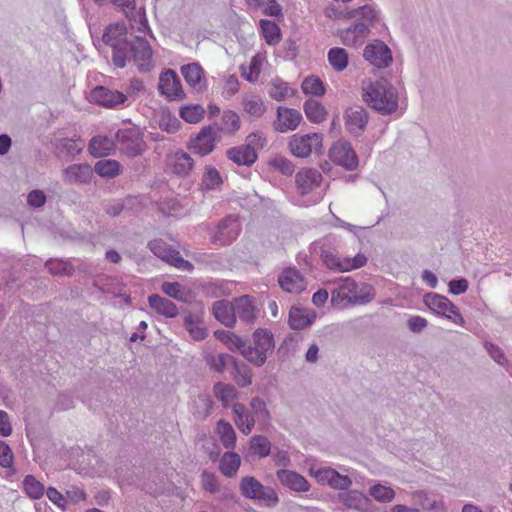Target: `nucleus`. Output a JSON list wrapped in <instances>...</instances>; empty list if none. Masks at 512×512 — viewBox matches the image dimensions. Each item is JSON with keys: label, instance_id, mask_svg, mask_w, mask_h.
I'll return each instance as SVG.
<instances>
[{"label": "nucleus", "instance_id": "42", "mask_svg": "<svg viewBox=\"0 0 512 512\" xmlns=\"http://www.w3.org/2000/svg\"><path fill=\"white\" fill-rule=\"evenodd\" d=\"M94 170L100 177L112 179L121 173V165L116 160L102 159L96 162Z\"/></svg>", "mask_w": 512, "mask_h": 512}, {"label": "nucleus", "instance_id": "20", "mask_svg": "<svg viewBox=\"0 0 512 512\" xmlns=\"http://www.w3.org/2000/svg\"><path fill=\"white\" fill-rule=\"evenodd\" d=\"M345 19L353 20V23H362L367 26L368 30L379 21L380 10L372 5H363L355 9H350L345 12Z\"/></svg>", "mask_w": 512, "mask_h": 512}, {"label": "nucleus", "instance_id": "34", "mask_svg": "<svg viewBox=\"0 0 512 512\" xmlns=\"http://www.w3.org/2000/svg\"><path fill=\"white\" fill-rule=\"evenodd\" d=\"M184 327L196 341L204 340L208 333L199 315L189 313L184 317Z\"/></svg>", "mask_w": 512, "mask_h": 512}, {"label": "nucleus", "instance_id": "52", "mask_svg": "<svg viewBox=\"0 0 512 512\" xmlns=\"http://www.w3.org/2000/svg\"><path fill=\"white\" fill-rule=\"evenodd\" d=\"M165 254L166 256H163L161 259L170 265H173L177 269L182 271H191L193 269V265L189 261L183 259L180 252L173 249L171 246Z\"/></svg>", "mask_w": 512, "mask_h": 512}, {"label": "nucleus", "instance_id": "9", "mask_svg": "<svg viewBox=\"0 0 512 512\" xmlns=\"http://www.w3.org/2000/svg\"><path fill=\"white\" fill-rule=\"evenodd\" d=\"M329 158L333 163L348 171L357 169L359 164L355 151L347 141L340 140L335 142L329 150Z\"/></svg>", "mask_w": 512, "mask_h": 512}, {"label": "nucleus", "instance_id": "16", "mask_svg": "<svg viewBox=\"0 0 512 512\" xmlns=\"http://www.w3.org/2000/svg\"><path fill=\"white\" fill-rule=\"evenodd\" d=\"M369 34L370 30L360 22L352 23L349 27L340 29L336 33L343 45L353 48L362 46Z\"/></svg>", "mask_w": 512, "mask_h": 512}, {"label": "nucleus", "instance_id": "17", "mask_svg": "<svg viewBox=\"0 0 512 512\" xmlns=\"http://www.w3.org/2000/svg\"><path fill=\"white\" fill-rule=\"evenodd\" d=\"M240 230L239 221L233 216H228L219 222L212 241L221 246L229 245L238 237Z\"/></svg>", "mask_w": 512, "mask_h": 512}, {"label": "nucleus", "instance_id": "21", "mask_svg": "<svg viewBox=\"0 0 512 512\" xmlns=\"http://www.w3.org/2000/svg\"><path fill=\"white\" fill-rule=\"evenodd\" d=\"M302 120L301 113L292 108L278 107L277 119L274 122V128L280 133L295 130Z\"/></svg>", "mask_w": 512, "mask_h": 512}, {"label": "nucleus", "instance_id": "3", "mask_svg": "<svg viewBox=\"0 0 512 512\" xmlns=\"http://www.w3.org/2000/svg\"><path fill=\"white\" fill-rule=\"evenodd\" d=\"M362 97L370 108L381 115H391L399 107L398 91L387 79L369 82L363 87Z\"/></svg>", "mask_w": 512, "mask_h": 512}, {"label": "nucleus", "instance_id": "45", "mask_svg": "<svg viewBox=\"0 0 512 512\" xmlns=\"http://www.w3.org/2000/svg\"><path fill=\"white\" fill-rule=\"evenodd\" d=\"M260 28L263 38L269 45H276L281 40V33L279 26L270 20H260Z\"/></svg>", "mask_w": 512, "mask_h": 512}, {"label": "nucleus", "instance_id": "10", "mask_svg": "<svg viewBox=\"0 0 512 512\" xmlns=\"http://www.w3.org/2000/svg\"><path fill=\"white\" fill-rule=\"evenodd\" d=\"M363 57L378 69L388 67L393 60L391 49L381 40L368 43L364 48Z\"/></svg>", "mask_w": 512, "mask_h": 512}, {"label": "nucleus", "instance_id": "63", "mask_svg": "<svg viewBox=\"0 0 512 512\" xmlns=\"http://www.w3.org/2000/svg\"><path fill=\"white\" fill-rule=\"evenodd\" d=\"M269 165L281 172L283 175H292L295 167L293 163L285 157L279 156L270 160Z\"/></svg>", "mask_w": 512, "mask_h": 512}, {"label": "nucleus", "instance_id": "29", "mask_svg": "<svg viewBox=\"0 0 512 512\" xmlns=\"http://www.w3.org/2000/svg\"><path fill=\"white\" fill-rule=\"evenodd\" d=\"M215 130L224 135H234L241 127V120L239 115L232 110H225L219 122H215Z\"/></svg>", "mask_w": 512, "mask_h": 512}, {"label": "nucleus", "instance_id": "19", "mask_svg": "<svg viewBox=\"0 0 512 512\" xmlns=\"http://www.w3.org/2000/svg\"><path fill=\"white\" fill-rule=\"evenodd\" d=\"M313 475L319 484L329 485L333 489L345 490L352 484V480L348 476L342 475L330 467L317 469Z\"/></svg>", "mask_w": 512, "mask_h": 512}, {"label": "nucleus", "instance_id": "32", "mask_svg": "<svg viewBox=\"0 0 512 512\" xmlns=\"http://www.w3.org/2000/svg\"><path fill=\"white\" fill-rule=\"evenodd\" d=\"M241 466V457L232 450L226 451L219 460V471L227 478L236 476Z\"/></svg>", "mask_w": 512, "mask_h": 512}, {"label": "nucleus", "instance_id": "28", "mask_svg": "<svg viewBox=\"0 0 512 512\" xmlns=\"http://www.w3.org/2000/svg\"><path fill=\"white\" fill-rule=\"evenodd\" d=\"M233 420L237 428L245 435L252 432L256 419L254 415L242 403H235L232 406Z\"/></svg>", "mask_w": 512, "mask_h": 512}, {"label": "nucleus", "instance_id": "62", "mask_svg": "<svg viewBox=\"0 0 512 512\" xmlns=\"http://www.w3.org/2000/svg\"><path fill=\"white\" fill-rule=\"evenodd\" d=\"M415 496L418 499V502L425 510H433L436 512H443L444 511V504L443 502H437L434 499H431L426 492H417Z\"/></svg>", "mask_w": 512, "mask_h": 512}, {"label": "nucleus", "instance_id": "64", "mask_svg": "<svg viewBox=\"0 0 512 512\" xmlns=\"http://www.w3.org/2000/svg\"><path fill=\"white\" fill-rule=\"evenodd\" d=\"M46 267L54 275H71L73 271L71 264L61 260H50L46 263Z\"/></svg>", "mask_w": 512, "mask_h": 512}, {"label": "nucleus", "instance_id": "48", "mask_svg": "<svg viewBox=\"0 0 512 512\" xmlns=\"http://www.w3.org/2000/svg\"><path fill=\"white\" fill-rule=\"evenodd\" d=\"M342 502L345 506L358 511L363 510L367 505V497L356 490L348 491L341 495Z\"/></svg>", "mask_w": 512, "mask_h": 512}, {"label": "nucleus", "instance_id": "54", "mask_svg": "<svg viewBox=\"0 0 512 512\" xmlns=\"http://www.w3.org/2000/svg\"><path fill=\"white\" fill-rule=\"evenodd\" d=\"M301 88L304 94H311L314 96H322L325 94L324 84L320 78L316 76L306 77L301 84Z\"/></svg>", "mask_w": 512, "mask_h": 512}, {"label": "nucleus", "instance_id": "56", "mask_svg": "<svg viewBox=\"0 0 512 512\" xmlns=\"http://www.w3.org/2000/svg\"><path fill=\"white\" fill-rule=\"evenodd\" d=\"M369 494L378 502L388 503L395 498L394 490L389 486L375 484L369 489Z\"/></svg>", "mask_w": 512, "mask_h": 512}, {"label": "nucleus", "instance_id": "40", "mask_svg": "<svg viewBox=\"0 0 512 512\" xmlns=\"http://www.w3.org/2000/svg\"><path fill=\"white\" fill-rule=\"evenodd\" d=\"M213 393L215 397L222 403L224 408H227L230 403L238 396V392L233 385L223 382H217L214 384Z\"/></svg>", "mask_w": 512, "mask_h": 512}, {"label": "nucleus", "instance_id": "5", "mask_svg": "<svg viewBox=\"0 0 512 512\" xmlns=\"http://www.w3.org/2000/svg\"><path fill=\"white\" fill-rule=\"evenodd\" d=\"M239 489L244 498L258 501L267 507H274L279 502L276 491L270 486H264L253 476L242 477Z\"/></svg>", "mask_w": 512, "mask_h": 512}, {"label": "nucleus", "instance_id": "24", "mask_svg": "<svg viewBox=\"0 0 512 512\" xmlns=\"http://www.w3.org/2000/svg\"><path fill=\"white\" fill-rule=\"evenodd\" d=\"M63 181L67 184H87L92 180L93 170L88 164H72L62 172Z\"/></svg>", "mask_w": 512, "mask_h": 512}, {"label": "nucleus", "instance_id": "39", "mask_svg": "<svg viewBox=\"0 0 512 512\" xmlns=\"http://www.w3.org/2000/svg\"><path fill=\"white\" fill-rule=\"evenodd\" d=\"M213 405L209 395L200 394L192 401V414L196 419L203 420L211 414Z\"/></svg>", "mask_w": 512, "mask_h": 512}, {"label": "nucleus", "instance_id": "57", "mask_svg": "<svg viewBox=\"0 0 512 512\" xmlns=\"http://www.w3.org/2000/svg\"><path fill=\"white\" fill-rule=\"evenodd\" d=\"M201 487L205 492L215 494L220 491V482L218 477L207 470H204L200 475Z\"/></svg>", "mask_w": 512, "mask_h": 512}, {"label": "nucleus", "instance_id": "1", "mask_svg": "<svg viewBox=\"0 0 512 512\" xmlns=\"http://www.w3.org/2000/svg\"><path fill=\"white\" fill-rule=\"evenodd\" d=\"M127 28L124 24H111L104 30L103 42L112 48V61L118 68H124L127 60L132 59L140 72L150 71L152 65V49L145 34L137 35L133 40L127 39Z\"/></svg>", "mask_w": 512, "mask_h": 512}, {"label": "nucleus", "instance_id": "25", "mask_svg": "<svg viewBox=\"0 0 512 512\" xmlns=\"http://www.w3.org/2000/svg\"><path fill=\"white\" fill-rule=\"evenodd\" d=\"M235 321L239 319L246 324H252L256 320V306L254 298L243 295L233 301Z\"/></svg>", "mask_w": 512, "mask_h": 512}, {"label": "nucleus", "instance_id": "22", "mask_svg": "<svg viewBox=\"0 0 512 512\" xmlns=\"http://www.w3.org/2000/svg\"><path fill=\"white\" fill-rule=\"evenodd\" d=\"M295 182L299 193L306 195L320 186L322 175L316 169L303 168L296 174Z\"/></svg>", "mask_w": 512, "mask_h": 512}, {"label": "nucleus", "instance_id": "38", "mask_svg": "<svg viewBox=\"0 0 512 512\" xmlns=\"http://www.w3.org/2000/svg\"><path fill=\"white\" fill-rule=\"evenodd\" d=\"M172 170L181 177L189 175L194 166L192 157L183 151L176 152L172 158Z\"/></svg>", "mask_w": 512, "mask_h": 512}, {"label": "nucleus", "instance_id": "55", "mask_svg": "<svg viewBox=\"0 0 512 512\" xmlns=\"http://www.w3.org/2000/svg\"><path fill=\"white\" fill-rule=\"evenodd\" d=\"M251 413L254 415L256 421L267 423L270 420V412L267 409L266 403L260 397H253L250 400Z\"/></svg>", "mask_w": 512, "mask_h": 512}, {"label": "nucleus", "instance_id": "26", "mask_svg": "<svg viewBox=\"0 0 512 512\" xmlns=\"http://www.w3.org/2000/svg\"><path fill=\"white\" fill-rule=\"evenodd\" d=\"M276 476L280 483L285 487L295 492H307L310 489V484L307 479L301 474L287 469H279Z\"/></svg>", "mask_w": 512, "mask_h": 512}, {"label": "nucleus", "instance_id": "2", "mask_svg": "<svg viewBox=\"0 0 512 512\" xmlns=\"http://www.w3.org/2000/svg\"><path fill=\"white\" fill-rule=\"evenodd\" d=\"M313 251L318 254L329 270L337 272H348L363 267L367 262V257L358 253L354 257H342L337 247V239L332 235H327L313 243Z\"/></svg>", "mask_w": 512, "mask_h": 512}, {"label": "nucleus", "instance_id": "18", "mask_svg": "<svg viewBox=\"0 0 512 512\" xmlns=\"http://www.w3.org/2000/svg\"><path fill=\"white\" fill-rule=\"evenodd\" d=\"M90 100L106 108H115L127 100V95L117 90H110L104 86H96L90 92Z\"/></svg>", "mask_w": 512, "mask_h": 512}, {"label": "nucleus", "instance_id": "47", "mask_svg": "<svg viewBox=\"0 0 512 512\" xmlns=\"http://www.w3.org/2000/svg\"><path fill=\"white\" fill-rule=\"evenodd\" d=\"M205 359L210 368L218 373H222L228 365L233 366L236 361L233 356L226 353L210 354Z\"/></svg>", "mask_w": 512, "mask_h": 512}, {"label": "nucleus", "instance_id": "6", "mask_svg": "<svg viewBox=\"0 0 512 512\" xmlns=\"http://www.w3.org/2000/svg\"><path fill=\"white\" fill-rule=\"evenodd\" d=\"M425 305L434 313L441 315L457 325H464L465 321L457 306L447 297L436 293H427L424 296Z\"/></svg>", "mask_w": 512, "mask_h": 512}, {"label": "nucleus", "instance_id": "43", "mask_svg": "<svg viewBox=\"0 0 512 512\" xmlns=\"http://www.w3.org/2000/svg\"><path fill=\"white\" fill-rule=\"evenodd\" d=\"M306 117L313 123H321L326 119L327 110L317 100L309 99L303 105Z\"/></svg>", "mask_w": 512, "mask_h": 512}, {"label": "nucleus", "instance_id": "30", "mask_svg": "<svg viewBox=\"0 0 512 512\" xmlns=\"http://www.w3.org/2000/svg\"><path fill=\"white\" fill-rule=\"evenodd\" d=\"M148 303L150 308L161 316L174 318L178 315L179 311L174 302L158 294L149 295Z\"/></svg>", "mask_w": 512, "mask_h": 512}, {"label": "nucleus", "instance_id": "8", "mask_svg": "<svg viewBox=\"0 0 512 512\" xmlns=\"http://www.w3.org/2000/svg\"><path fill=\"white\" fill-rule=\"evenodd\" d=\"M336 287L331 291V302L334 306L345 308L356 304L357 282L351 277L339 278Z\"/></svg>", "mask_w": 512, "mask_h": 512}, {"label": "nucleus", "instance_id": "13", "mask_svg": "<svg viewBox=\"0 0 512 512\" xmlns=\"http://www.w3.org/2000/svg\"><path fill=\"white\" fill-rule=\"evenodd\" d=\"M322 145V136L318 133L293 135L289 141L291 153L299 158L308 157L313 149Z\"/></svg>", "mask_w": 512, "mask_h": 512}, {"label": "nucleus", "instance_id": "58", "mask_svg": "<svg viewBox=\"0 0 512 512\" xmlns=\"http://www.w3.org/2000/svg\"><path fill=\"white\" fill-rule=\"evenodd\" d=\"M161 290L167 296L176 300L187 301L186 289L178 282H164L161 286Z\"/></svg>", "mask_w": 512, "mask_h": 512}, {"label": "nucleus", "instance_id": "12", "mask_svg": "<svg viewBox=\"0 0 512 512\" xmlns=\"http://www.w3.org/2000/svg\"><path fill=\"white\" fill-rule=\"evenodd\" d=\"M217 138L218 134L214 126H204L199 133L191 139L189 149L199 156H206L214 150Z\"/></svg>", "mask_w": 512, "mask_h": 512}, {"label": "nucleus", "instance_id": "36", "mask_svg": "<svg viewBox=\"0 0 512 512\" xmlns=\"http://www.w3.org/2000/svg\"><path fill=\"white\" fill-rule=\"evenodd\" d=\"M216 433L220 442L226 449L233 450L235 448L237 436L233 426L229 422L223 419L219 420L216 424Z\"/></svg>", "mask_w": 512, "mask_h": 512}, {"label": "nucleus", "instance_id": "49", "mask_svg": "<svg viewBox=\"0 0 512 512\" xmlns=\"http://www.w3.org/2000/svg\"><path fill=\"white\" fill-rule=\"evenodd\" d=\"M23 489L26 495L31 499H40L46 492L44 485L33 475L25 476L23 480Z\"/></svg>", "mask_w": 512, "mask_h": 512}, {"label": "nucleus", "instance_id": "14", "mask_svg": "<svg viewBox=\"0 0 512 512\" xmlns=\"http://www.w3.org/2000/svg\"><path fill=\"white\" fill-rule=\"evenodd\" d=\"M343 117L345 129L354 136L362 135L369 121L367 110L361 106L347 108Z\"/></svg>", "mask_w": 512, "mask_h": 512}, {"label": "nucleus", "instance_id": "35", "mask_svg": "<svg viewBox=\"0 0 512 512\" xmlns=\"http://www.w3.org/2000/svg\"><path fill=\"white\" fill-rule=\"evenodd\" d=\"M222 184L223 178L220 172L211 165L205 166L200 185L201 190L204 192L220 190Z\"/></svg>", "mask_w": 512, "mask_h": 512}, {"label": "nucleus", "instance_id": "60", "mask_svg": "<svg viewBox=\"0 0 512 512\" xmlns=\"http://www.w3.org/2000/svg\"><path fill=\"white\" fill-rule=\"evenodd\" d=\"M356 304L365 305L371 302L375 297V290L372 285L367 283L357 284Z\"/></svg>", "mask_w": 512, "mask_h": 512}, {"label": "nucleus", "instance_id": "44", "mask_svg": "<svg viewBox=\"0 0 512 512\" xmlns=\"http://www.w3.org/2000/svg\"><path fill=\"white\" fill-rule=\"evenodd\" d=\"M314 317L302 308H291L289 312V325L292 329L300 330L312 324Z\"/></svg>", "mask_w": 512, "mask_h": 512}, {"label": "nucleus", "instance_id": "11", "mask_svg": "<svg viewBox=\"0 0 512 512\" xmlns=\"http://www.w3.org/2000/svg\"><path fill=\"white\" fill-rule=\"evenodd\" d=\"M111 3L120 9L129 21L136 25L138 32L146 34L149 30L148 20L144 7L137 8L135 0H110Z\"/></svg>", "mask_w": 512, "mask_h": 512}, {"label": "nucleus", "instance_id": "23", "mask_svg": "<svg viewBox=\"0 0 512 512\" xmlns=\"http://www.w3.org/2000/svg\"><path fill=\"white\" fill-rule=\"evenodd\" d=\"M280 287L289 293H301L306 289L302 274L296 268H286L278 277Z\"/></svg>", "mask_w": 512, "mask_h": 512}, {"label": "nucleus", "instance_id": "27", "mask_svg": "<svg viewBox=\"0 0 512 512\" xmlns=\"http://www.w3.org/2000/svg\"><path fill=\"white\" fill-rule=\"evenodd\" d=\"M227 158L238 166H252L257 160V153L250 145L231 147L226 151Z\"/></svg>", "mask_w": 512, "mask_h": 512}, {"label": "nucleus", "instance_id": "59", "mask_svg": "<svg viewBox=\"0 0 512 512\" xmlns=\"http://www.w3.org/2000/svg\"><path fill=\"white\" fill-rule=\"evenodd\" d=\"M110 149V142L101 136L93 137L89 143V151L95 157L107 155Z\"/></svg>", "mask_w": 512, "mask_h": 512}, {"label": "nucleus", "instance_id": "53", "mask_svg": "<svg viewBox=\"0 0 512 512\" xmlns=\"http://www.w3.org/2000/svg\"><path fill=\"white\" fill-rule=\"evenodd\" d=\"M205 114L201 105H188L180 109L181 118L187 123L196 124L200 122Z\"/></svg>", "mask_w": 512, "mask_h": 512}, {"label": "nucleus", "instance_id": "46", "mask_svg": "<svg viewBox=\"0 0 512 512\" xmlns=\"http://www.w3.org/2000/svg\"><path fill=\"white\" fill-rule=\"evenodd\" d=\"M181 73L189 86L196 87L203 78L204 70L198 63H190L181 67Z\"/></svg>", "mask_w": 512, "mask_h": 512}, {"label": "nucleus", "instance_id": "15", "mask_svg": "<svg viewBox=\"0 0 512 512\" xmlns=\"http://www.w3.org/2000/svg\"><path fill=\"white\" fill-rule=\"evenodd\" d=\"M158 89L169 100H182L185 97L180 79L177 73L171 69L161 73Z\"/></svg>", "mask_w": 512, "mask_h": 512}, {"label": "nucleus", "instance_id": "7", "mask_svg": "<svg viewBox=\"0 0 512 512\" xmlns=\"http://www.w3.org/2000/svg\"><path fill=\"white\" fill-rule=\"evenodd\" d=\"M120 150L130 157L141 155L146 149L143 134L137 127L118 130L116 134Z\"/></svg>", "mask_w": 512, "mask_h": 512}, {"label": "nucleus", "instance_id": "41", "mask_svg": "<svg viewBox=\"0 0 512 512\" xmlns=\"http://www.w3.org/2000/svg\"><path fill=\"white\" fill-rule=\"evenodd\" d=\"M327 59L331 67L336 72L344 71L349 64L347 51L341 47H333L328 51Z\"/></svg>", "mask_w": 512, "mask_h": 512}, {"label": "nucleus", "instance_id": "50", "mask_svg": "<svg viewBox=\"0 0 512 512\" xmlns=\"http://www.w3.org/2000/svg\"><path fill=\"white\" fill-rule=\"evenodd\" d=\"M249 449L260 458H264L270 454L271 443L263 435H254L250 439Z\"/></svg>", "mask_w": 512, "mask_h": 512}, {"label": "nucleus", "instance_id": "37", "mask_svg": "<svg viewBox=\"0 0 512 512\" xmlns=\"http://www.w3.org/2000/svg\"><path fill=\"white\" fill-rule=\"evenodd\" d=\"M84 141L80 138H61L56 142V151L60 157L75 156L84 148Z\"/></svg>", "mask_w": 512, "mask_h": 512}, {"label": "nucleus", "instance_id": "31", "mask_svg": "<svg viewBox=\"0 0 512 512\" xmlns=\"http://www.w3.org/2000/svg\"><path fill=\"white\" fill-rule=\"evenodd\" d=\"M212 311L214 317L223 325L227 327H233L235 325L233 302L230 303L227 300H218L214 302Z\"/></svg>", "mask_w": 512, "mask_h": 512}, {"label": "nucleus", "instance_id": "33", "mask_svg": "<svg viewBox=\"0 0 512 512\" xmlns=\"http://www.w3.org/2000/svg\"><path fill=\"white\" fill-rule=\"evenodd\" d=\"M215 337L220 340L231 351H238L244 357V350L247 349V342L235 333L227 330H218Z\"/></svg>", "mask_w": 512, "mask_h": 512}, {"label": "nucleus", "instance_id": "61", "mask_svg": "<svg viewBox=\"0 0 512 512\" xmlns=\"http://www.w3.org/2000/svg\"><path fill=\"white\" fill-rule=\"evenodd\" d=\"M290 88L286 82L275 80L272 82L269 95L276 101H282L290 94Z\"/></svg>", "mask_w": 512, "mask_h": 512}, {"label": "nucleus", "instance_id": "4", "mask_svg": "<svg viewBox=\"0 0 512 512\" xmlns=\"http://www.w3.org/2000/svg\"><path fill=\"white\" fill-rule=\"evenodd\" d=\"M252 340L253 343L247 344L244 350V358L254 366L261 367L275 348L274 337L268 329L258 328L253 332Z\"/></svg>", "mask_w": 512, "mask_h": 512}, {"label": "nucleus", "instance_id": "51", "mask_svg": "<svg viewBox=\"0 0 512 512\" xmlns=\"http://www.w3.org/2000/svg\"><path fill=\"white\" fill-rule=\"evenodd\" d=\"M233 368L234 380L239 387L245 388L252 384V371L249 366L244 363L239 364L236 360Z\"/></svg>", "mask_w": 512, "mask_h": 512}]
</instances>
